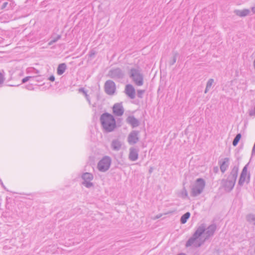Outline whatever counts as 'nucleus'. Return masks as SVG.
<instances>
[{"label":"nucleus","mask_w":255,"mask_h":255,"mask_svg":"<svg viewBox=\"0 0 255 255\" xmlns=\"http://www.w3.org/2000/svg\"><path fill=\"white\" fill-rule=\"evenodd\" d=\"M217 226L215 224L210 225L206 229L205 224H202L186 242L185 246L189 247L193 245L195 248L201 247L206 240L214 235Z\"/></svg>","instance_id":"f257e3e1"},{"label":"nucleus","mask_w":255,"mask_h":255,"mask_svg":"<svg viewBox=\"0 0 255 255\" xmlns=\"http://www.w3.org/2000/svg\"><path fill=\"white\" fill-rule=\"evenodd\" d=\"M214 81V80L213 79H210L208 80V81L207 82L206 87L204 91L205 93H207L209 91V89L212 86Z\"/></svg>","instance_id":"5701e85b"},{"label":"nucleus","mask_w":255,"mask_h":255,"mask_svg":"<svg viewBox=\"0 0 255 255\" xmlns=\"http://www.w3.org/2000/svg\"><path fill=\"white\" fill-rule=\"evenodd\" d=\"M153 169H154V168L153 167H150L149 169V171H148L149 173L151 174L152 172Z\"/></svg>","instance_id":"58836bf2"},{"label":"nucleus","mask_w":255,"mask_h":255,"mask_svg":"<svg viewBox=\"0 0 255 255\" xmlns=\"http://www.w3.org/2000/svg\"><path fill=\"white\" fill-rule=\"evenodd\" d=\"M230 159L226 157L219 161L218 163L220 165V168L221 172L224 173L227 169L229 166Z\"/></svg>","instance_id":"ddd939ff"},{"label":"nucleus","mask_w":255,"mask_h":255,"mask_svg":"<svg viewBox=\"0 0 255 255\" xmlns=\"http://www.w3.org/2000/svg\"><path fill=\"white\" fill-rule=\"evenodd\" d=\"M181 194L183 198H186L188 197L187 191L184 186L182 189Z\"/></svg>","instance_id":"a878e982"},{"label":"nucleus","mask_w":255,"mask_h":255,"mask_svg":"<svg viewBox=\"0 0 255 255\" xmlns=\"http://www.w3.org/2000/svg\"><path fill=\"white\" fill-rule=\"evenodd\" d=\"M36 73H39V71L37 70H36V72H35Z\"/></svg>","instance_id":"79ce46f5"},{"label":"nucleus","mask_w":255,"mask_h":255,"mask_svg":"<svg viewBox=\"0 0 255 255\" xmlns=\"http://www.w3.org/2000/svg\"><path fill=\"white\" fill-rule=\"evenodd\" d=\"M96 54V51L92 49L89 52V55L90 57L92 58L95 56Z\"/></svg>","instance_id":"c756f323"},{"label":"nucleus","mask_w":255,"mask_h":255,"mask_svg":"<svg viewBox=\"0 0 255 255\" xmlns=\"http://www.w3.org/2000/svg\"><path fill=\"white\" fill-rule=\"evenodd\" d=\"M4 81V75L0 72V84H2L3 83Z\"/></svg>","instance_id":"7c9ffc66"},{"label":"nucleus","mask_w":255,"mask_h":255,"mask_svg":"<svg viewBox=\"0 0 255 255\" xmlns=\"http://www.w3.org/2000/svg\"><path fill=\"white\" fill-rule=\"evenodd\" d=\"M35 78L34 77H32V76H27L24 78L22 79V81H21V82L22 83H26V82H27L28 81H29L30 79H34Z\"/></svg>","instance_id":"c85d7f7f"},{"label":"nucleus","mask_w":255,"mask_h":255,"mask_svg":"<svg viewBox=\"0 0 255 255\" xmlns=\"http://www.w3.org/2000/svg\"><path fill=\"white\" fill-rule=\"evenodd\" d=\"M111 158L108 156H105L98 163L97 168L101 172L107 171L110 167Z\"/></svg>","instance_id":"0eeeda50"},{"label":"nucleus","mask_w":255,"mask_h":255,"mask_svg":"<svg viewBox=\"0 0 255 255\" xmlns=\"http://www.w3.org/2000/svg\"><path fill=\"white\" fill-rule=\"evenodd\" d=\"M129 77L135 85L140 86L143 84V76L138 69L131 68L129 72Z\"/></svg>","instance_id":"39448f33"},{"label":"nucleus","mask_w":255,"mask_h":255,"mask_svg":"<svg viewBox=\"0 0 255 255\" xmlns=\"http://www.w3.org/2000/svg\"><path fill=\"white\" fill-rule=\"evenodd\" d=\"M205 184V181L203 178H199L197 179L194 184L191 186V196L196 197L201 194L203 191Z\"/></svg>","instance_id":"20e7f679"},{"label":"nucleus","mask_w":255,"mask_h":255,"mask_svg":"<svg viewBox=\"0 0 255 255\" xmlns=\"http://www.w3.org/2000/svg\"><path fill=\"white\" fill-rule=\"evenodd\" d=\"M239 166H234L227 179H222L221 181V187L226 192L229 193L233 189L238 175Z\"/></svg>","instance_id":"f03ea898"},{"label":"nucleus","mask_w":255,"mask_h":255,"mask_svg":"<svg viewBox=\"0 0 255 255\" xmlns=\"http://www.w3.org/2000/svg\"><path fill=\"white\" fill-rule=\"evenodd\" d=\"M82 184L88 188L94 187V184L91 181H83Z\"/></svg>","instance_id":"393cba45"},{"label":"nucleus","mask_w":255,"mask_h":255,"mask_svg":"<svg viewBox=\"0 0 255 255\" xmlns=\"http://www.w3.org/2000/svg\"><path fill=\"white\" fill-rule=\"evenodd\" d=\"M61 37L60 35H58L56 37L53 38L49 42V45H51L53 43L57 42L59 39H60Z\"/></svg>","instance_id":"bb28decb"},{"label":"nucleus","mask_w":255,"mask_h":255,"mask_svg":"<svg viewBox=\"0 0 255 255\" xmlns=\"http://www.w3.org/2000/svg\"><path fill=\"white\" fill-rule=\"evenodd\" d=\"M85 96L86 97V99L88 101L89 103L90 104H91V101H90V100L89 96L87 94H86V95H85Z\"/></svg>","instance_id":"e433bc0d"},{"label":"nucleus","mask_w":255,"mask_h":255,"mask_svg":"<svg viewBox=\"0 0 255 255\" xmlns=\"http://www.w3.org/2000/svg\"><path fill=\"white\" fill-rule=\"evenodd\" d=\"M128 124L131 125L132 128H136L139 126V121L133 116H129L126 119Z\"/></svg>","instance_id":"2eb2a0df"},{"label":"nucleus","mask_w":255,"mask_h":255,"mask_svg":"<svg viewBox=\"0 0 255 255\" xmlns=\"http://www.w3.org/2000/svg\"><path fill=\"white\" fill-rule=\"evenodd\" d=\"M138 157V149L134 147H130L129 148V153L128 155V159L131 161H135Z\"/></svg>","instance_id":"4468645a"},{"label":"nucleus","mask_w":255,"mask_h":255,"mask_svg":"<svg viewBox=\"0 0 255 255\" xmlns=\"http://www.w3.org/2000/svg\"><path fill=\"white\" fill-rule=\"evenodd\" d=\"M49 80H50L51 82H53L55 80V77L54 75H51L48 79Z\"/></svg>","instance_id":"c9c22d12"},{"label":"nucleus","mask_w":255,"mask_h":255,"mask_svg":"<svg viewBox=\"0 0 255 255\" xmlns=\"http://www.w3.org/2000/svg\"><path fill=\"white\" fill-rule=\"evenodd\" d=\"M124 108L122 103H116L113 107V113L116 116H122L124 113Z\"/></svg>","instance_id":"9d476101"},{"label":"nucleus","mask_w":255,"mask_h":255,"mask_svg":"<svg viewBox=\"0 0 255 255\" xmlns=\"http://www.w3.org/2000/svg\"><path fill=\"white\" fill-rule=\"evenodd\" d=\"M178 54L177 52L173 53V56L172 57V59L169 62L170 66L173 65L176 62Z\"/></svg>","instance_id":"b1692460"},{"label":"nucleus","mask_w":255,"mask_h":255,"mask_svg":"<svg viewBox=\"0 0 255 255\" xmlns=\"http://www.w3.org/2000/svg\"><path fill=\"white\" fill-rule=\"evenodd\" d=\"M122 146L121 142L119 139H114L111 143V147L114 150H119Z\"/></svg>","instance_id":"dca6fc26"},{"label":"nucleus","mask_w":255,"mask_h":255,"mask_svg":"<svg viewBox=\"0 0 255 255\" xmlns=\"http://www.w3.org/2000/svg\"><path fill=\"white\" fill-rule=\"evenodd\" d=\"M100 121L103 129L107 132L114 131L117 127L114 117L109 113L106 112L102 114Z\"/></svg>","instance_id":"7ed1b4c3"},{"label":"nucleus","mask_w":255,"mask_h":255,"mask_svg":"<svg viewBox=\"0 0 255 255\" xmlns=\"http://www.w3.org/2000/svg\"><path fill=\"white\" fill-rule=\"evenodd\" d=\"M249 163L246 164L243 168L242 172L241 173V175L240 176L239 180L238 181V186H240V187L242 186L246 181V177L248 176V166L249 165Z\"/></svg>","instance_id":"f8f14e48"},{"label":"nucleus","mask_w":255,"mask_h":255,"mask_svg":"<svg viewBox=\"0 0 255 255\" xmlns=\"http://www.w3.org/2000/svg\"><path fill=\"white\" fill-rule=\"evenodd\" d=\"M247 221L255 226V215L250 214L246 216Z\"/></svg>","instance_id":"412c9836"},{"label":"nucleus","mask_w":255,"mask_h":255,"mask_svg":"<svg viewBox=\"0 0 255 255\" xmlns=\"http://www.w3.org/2000/svg\"><path fill=\"white\" fill-rule=\"evenodd\" d=\"M144 93H145L144 90H138L137 91V97L139 98H142L143 97V95Z\"/></svg>","instance_id":"cd10ccee"},{"label":"nucleus","mask_w":255,"mask_h":255,"mask_svg":"<svg viewBox=\"0 0 255 255\" xmlns=\"http://www.w3.org/2000/svg\"><path fill=\"white\" fill-rule=\"evenodd\" d=\"M67 68L66 64L64 63L60 64L57 69V73L59 75H62L65 71Z\"/></svg>","instance_id":"a211bd4d"},{"label":"nucleus","mask_w":255,"mask_h":255,"mask_svg":"<svg viewBox=\"0 0 255 255\" xmlns=\"http://www.w3.org/2000/svg\"><path fill=\"white\" fill-rule=\"evenodd\" d=\"M250 177H251V174L250 173H248L247 176V179H246V181L247 184H249L250 181Z\"/></svg>","instance_id":"2f4dec72"},{"label":"nucleus","mask_w":255,"mask_h":255,"mask_svg":"<svg viewBox=\"0 0 255 255\" xmlns=\"http://www.w3.org/2000/svg\"><path fill=\"white\" fill-rule=\"evenodd\" d=\"M138 130H132L128 136V141L130 145H133L139 141Z\"/></svg>","instance_id":"1a4fd4ad"},{"label":"nucleus","mask_w":255,"mask_h":255,"mask_svg":"<svg viewBox=\"0 0 255 255\" xmlns=\"http://www.w3.org/2000/svg\"><path fill=\"white\" fill-rule=\"evenodd\" d=\"M250 11L248 9H244L243 10H235L234 13L240 17H245L249 14Z\"/></svg>","instance_id":"f3484780"},{"label":"nucleus","mask_w":255,"mask_h":255,"mask_svg":"<svg viewBox=\"0 0 255 255\" xmlns=\"http://www.w3.org/2000/svg\"><path fill=\"white\" fill-rule=\"evenodd\" d=\"M104 89L106 94L112 95L115 93L116 90V84L113 81L108 80L105 83Z\"/></svg>","instance_id":"6e6552de"},{"label":"nucleus","mask_w":255,"mask_h":255,"mask_svg":"<svg viewBox=\"0 0 255 255\" xmlns=\"http://www.w3.org/2000/svg\"><path fill=\"white\" fill-rule=\"evenodd\" d=\"M253 65H254V68L255 69V59L254 61Z\"/></svg>","instance_id":"a19ab883"},{"label":"nucleus","mask_w":255,"mask_h":255,"mask_svg":"<svg viewBox=\"0 0 255 255\" xmlns=\"http://www.w3.org/2000/svg\"><path fill=\"white\" fill-rule=\"evenodd\" d=\"M7 4H8V2H3V3H2V5H1V9H2L5 8L6 7V6H7Z\"/></svg>","instance_id":"f704fd0d"},{"label":"nucleus","mask_w":255,"mask_h":255,"mask_svg":"<svg viewBox=\"0 0 255 255\" xmlns=\"http://www.w3.org/2000/svg\"><path fill=\"white\" fill-rule=\"evenodd\" d=\"M190 213L189 212H187L186 213H185L184 214H183L181 218H180V223L182 224H185L187 220L189 219V218H190Z\"/></svg>","instance_id":"aec40b11"},{"label":"nucleus","mask_w":255,"mask_h":255,"mask_svg":"<svg viewBox=\"0 0 255 255\" xmlns=\"http://www.w3.org/2000/svg\"><path fill=\"white\" fill-rule=\"evenodd\" d=\"M213 172L215 173H217L219 171V168L218 166H215L213 169Z\"/></svg>","instance_id":"72a5a7b5"},{"label":"nucleus","mask_w":255,"mask_h":255,"mask_svg":"<svg viewBox=\"0 0 255 255\" xmlns=\"http://www.w3.org/2000/svg\"><path fill=\"white\" fill-rule=\"evenodd\" d=\"M34 78H34V79H32L34 81H39L40 80V76H35V77H34Z\"/></svg>","instance_id":"4c0bfd02"},{"label":"nucleus","mask_w":255,"mask_h":255,"mask_svg":"<svg viewBox=\"0 0 255 255\" xmlns=\"http://www.w3.org/2000/svg\"><path fill=\"white\" fill-rule=\"evenodd\" d=\"M159 217H160V216H157L156 217V218H159Z\"/></svg>","instance_id":"37998d69"},{"label":"nucleus","mask_w":255,"mask_h":255,"mask_svg":"<svg viewBox=\"0 0 255 255\" xmlns=\"http://www.w3.org/2000/svg\"><path fill=\"white\" fill-rule=\"evenodd\" d=\"M241 137H242V134L240 133H238L236 135V136L235 137V138L233 141V142H232V144L234 146H236L238 145L240 139H241Z\"/></svg>","instance_id":"4be33fe9"},{"label":"nucleus","mask_w":255,"mask_h":255,"mask_svg":"<svg viewBox=\"0 0 255 255\" xmlns=\"http://www.w3.org/2000/svg\"><path fill=\"white\" fill-rule=\"evenodd\" d=\"M108 76L115 80H120L124 78L125 72L119 67L113 68L110 69Z\"/></svg>","instance_id":"423d86ee"},{"label":"nucleus","mask_w":255,"mask_h":255,"mask_svg":"<svg viewBox=\"0 0 255 255\" xmlns=\"http://www.w3.org/2000/svg\"><path fill=\"white\" fill-rule=\"evenodd\" d=\"M119 121H121V119H119L118 120V121H119Z\"/></svg>","instance_id":"c03bdc74"},{"label":"nucleus","mask_w":255,"mask_h":255,"mask_svg":"<svg viewBox=\"0 0 255 255\" xmlns=\"http://www.w3.org/2000/svg\"><path fill=\"white\" fill-rule=\"evenodd\" d=\"M79 92H82L84 95H86V94H87L86 91L85 90L84 88H81L79 89Z\"/></svg>","instance_id":"473e14b6"},{"label":"nucleus","mask_w":255,"mask_h":255,"mask_svg":"<svg viewBox=\"0 0 255 255\" xmlns=\"http://www.w3.org/2000/svg\"><path fill=\"white\" fill-rule=\"evenodd\" d=\"M82 179L84 181H91L94 178L93 175L89 172H85L81 176Z\"/></svg>","instance_id":"6ab92c4d"},{"label":"nucleus","mask_w":255,"mask_h":255,"mask_svg":"<svg viewBox=\"0 0 255 255\" xmlns=\"http://www.w3.org/2000/svg\"><path fill=\"white\" fill-rule=\"evenodd\" d=\"M124 92L131 99H134L135 97V90L131 84H128L126 86Z\"/></svg>","instance_id":"9b49d317"},{"label":"nucleus","mask_w":255,"mask_h":255,"mask_svg":"<svg viewBox=\"0 0 255 255\" xmlns=\"http://www.w3.org/2000/svg\"><path fill=\"white\" fill-rule=\"evenodd\" d=\"M254 252H255V251H254Z\"/></svg>","instance_id":"a18cd8bd"},{"label":"nucleus","mask_w":255,"mask_h":255,"mask_svg":"<svg viewBox=\"0 0 255 255\" xmlns=\"http://www.w3.org/2000/svg\"><path fill=\"white\" fill-rule=\"evenodd\" d=\"M252 11L254 13H255V7H253L252 8Z\"/></svg>","instance_id":"ea45409f"}]
</instances>
